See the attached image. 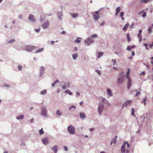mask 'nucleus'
I'll list each match as a JSON object with an SVG mask.
<instances>
[{"mask_svg":"<svg viewBox=\"0 0 153 153\" xmlns=\"http://www.w3.org/2000/svg\"><path fill=\"white\" fill-rule=\"evenodd\" d=\"M16 40L15 39H11L8 42V43L9 44L12 43L15 41Z\"/></svg>","mask_w":153,"mask_h":153,"instance_id":"72a5a7b5","label":"nucleus"},{"mask_svg":"<svg viewBox=\"0 0 153 153\" xmlns=\"http://www.w3.org/2000/svg\"><path fill=\"white\" fill-rule=\"evenodd\" d=\"M120 7H117L116 9V12L119 13L120 11Z\"/></svg>","mask_w":153,"mask_h":153,"instance_id":"473e14b6","label":"nucleus"},{"mask_svg":"<svg viewBox=\"0 0 153 153\" xmlns=\"http://www.w3.org/2000/svg\"><path fill=\"white\" fill-rule=\"evenodd\" d=\"M63 82L64 83V85H65L66 86H67V88H69V86L70 85V83L69 82H66L63 81Z\"/></svg>","mask_w":153,"mask_h":153,"instance_id":"bb28decb","label":"nucleus"},{"mask_svg":"<svg viewBox=\"0 0 153 153\" xmlns=\"http://www.w3.org/2000/svg\"><path fill=\"white\" fill-rule=\"evenodd\" d=\"M94 40L91 37L87 38L84 41L85 43H86L88 46H89L93 43Z\"/></svg>","mask_w":153,"mask_h":153,"instance_id":"39448f33","label":"nucleus"},{"mask_svg":"<svg viewBox=\"0 0 153 153\" xmlns=\"http://www.w3.org/2000/svg\"><path fill=\"white\" fill-rule=\"evenodd\" d=\"M124 144H125V145L126 144L127 145V148H129V147L130 145L127 142H125L124 143Z\"/></svg>","mask_w":153,"mask_h":153,"instance_id":"c03bdc74","label":"nucleus"},{"mask_svg":"<svg viewBox=\"0 0 153 153\" xmlns=\"http://www.w3.org/2000/svg\"><path fill=\"white\" fill-rule=\"evenodd\" d=\"M47 110L46 108L44 107L41 110V114L42 115L45 117H47Z\"/></svg>","mask_w":153,"mask_h":153,"instance_id":"0eeeda50","label":"nucleus"},{"mask_svg":"<svg viewBox=\"0 0 153 153\" xmlns=\"http://www.w3.org/2000/svg\"><path fill=\"white\" fill-rule=\"evenodd\" d=\"M21 145L23 146H25V144L24 143H22L21 144Z\"/></svg>","mask_w":153,"mask_h":153,"instance_id":"338daca9","label":"nucleus"},{"mask_svg":"<svg viewBox=\"0 0 153 153\" xmlns=\"http://www.w3.org/2000/svg\"><path fill=\"white\" fill-rule=\"evenodd\" d=\"M124 74L123 72H121L119 75L117 79V82L120 84H122L124 81Z\"/></svg>","mask_w":153,"mask_h":153,"instance_id":"f03ea898","label":"nucleus"},{"mask_svg":"<svg viewBox=\"0 0 153 153\" xmlns=\"http://www.w3.org/2000/svg\"><path fill=\"white\" fill-rule=\"evenodd\" d=\"M57 15L58 18L61 20L62 19V17L63 16L62 11H61L59 12H58L57 13Z\"/></svg>","mask_w":153,"mask_h":153,"instance_id":"2eb2a0df","label":"nucleus"},{"mask_svg":"<svg viewBox=\"0 0 153 153\" xmlns=\"http://www.w3.org/2000/svg\"><path fill=\"white\" fill-rule=\"evenodd\" d=\"M89 130L91 131H93L94 130V128H90L89 129Z\"/></svg>","mask_w":153,"mask_h":153,"instance_id":"052dcab7","label":"nucleus"},{"mask_svg":"<svg viewBox=\"0 0 153 153\" xmlns=\"http://www.w3.org/2000/svg\"><path fill=\"white\" fill-rule=\"evenodd\" d=\"M137 37L138 38L141 37V34L138 33L137 35Z\"/></svg>","mask_w":153,"mask_h":153,"instance_id":"bf43d9fd","label":"nucleus"},{"mask_svg":"<svg viewBox=\"0 0 153 153\" xmlns=\"http://www.w3.org/2000/svg\"><path fill=\"white\" fill-rule=\"evenodd\" d=\"M124 12H121L120 13V16L121 17H123L124 15Z\"/></svg>","mask_w":153,"mask_h":153,"instance_id":"de8ad7c7","label":"nucleus"},{"mask_svg":"<svg viewBox=\"0 0 153 153\" xmlns=\"http://www.w3.org/2000/svg\"><path fill=\"white\" fill-rule=\"evenodd\" d=\"M4 86H5V87H8V88L10 86V85H9L7 84L6 83H4Z\"/></svg>","mask_w":153,"mask_h":153,"instance_id":"3c124183","label":"nucleus"},{"mask_svg":"<svg viewBox=\"0 0 153 153\" xmlns=\"http://www.w3.org/2000/svg\"><path fill=\"white\" fill-rule=\"evenodd\" d=\"M131 54L132 56H134L135 55L134 52L133 51H132Z\"/></svg>","mask_w":153,"mask_h":153,"instance_id":"69168bd1","label":"nucleus"},{"mask_svg":"<svg viewBox=\"0 0 153 153\" xmlns=\"http://www.w3.org/2000/svg\"><path fill=\"white\" fill-rule=\"evenodd\" d=\"M24 117V115L22 114L20 116L16 117V119L18 120H22Z\"/></svg>","mask_w":153,"mask_h":153,"instance_id":"412c9836","label":"nucleus"},{"mask_svg":"<svg viewBox=\"0 0 153 153\" xmlns=\"http://www.w3.org/2000/svg\"><path fill=\"white\" fill-rule=\"evenodd\" d=\"M107 101V100L104 98L102 97V101L104 102V101Z\"/></svg>","mask_w":153,"mask_h":153,"instance_id":"8fccbe9b","label":"nucleus"},{"mask_svg":"<svg viewBox=\"0 0 153 153\" xmlns=\"http://www.w3.org/2000/svg\"><path fill=\"white\" fill-rule=\"evenodd\" d=\"M42 143L45 145H47L48 143V140L47 137H44L42 140Z\"/></svg>","mask_w":153,"mask_h":153,"instance_id":"9b49d317","label":"nucleus"},{"mask_svg":"<svg viewBox=\"0 0 153 153\" xmlns=\"http://www.w3.org/2000/svg\"><path fill=\"white\" fill-rule=\"evenodd\" d=\"M60 33L62 34H65L66 33V32L65 31H63Z\"/></svg>","mask_w":153,"mask_h":153,"instance_id":"13d9d810","label":"nucleus"},{"mask_svg":"<svg viewBox=\"0 0 153 153\" xmlns=\"http://www.w3.org/2000/svg\"><path fill=\"white\" fill-rule=\"evenodd\" d=\"M67 130L68 132L71 134H74L75 133V128L72 125H70L68 126Z\"/></svg>","mask_w":153,"mask_h":153,"instance_id":"20e7f679","label":"nucleus"},{"mask_svg":"<svg viewBox=\"0 0 153 153\" xmlns=\"http://www.w3.org/2000/svg\"><path fill=\"white\" fill-rule=\"evenodd\" d=\"M149 46L151 48L152 46H153V42L152 43V44H150L149 45Z\"/></svg>","mask_w":153,"mask_h":153,"instance_id":"e2e57ef3","label":"nucleus"},{"mask_svg":"<svg viewBox=\"0 0 153 153\" xmlns=\"http://www.w3.org/2000/svg\"><path fill=\"white\" fill-rule=\"evenodd\" d=\"M134 24L133 23H132L131 25L130 26V28H132L133 27V26L134 25Z\"/></svg>","mask_w":153,"mask_h":153,"instance_id":"0e129e2a","label":"nucleus"},{"mask_svg":"<svg viewBox=\"0 0 153 153\" xmlns=\"http://www.w3.org/2000/svg\"><path fill=\"white\" fill-rule=\"evenodd\" d=\"M45 71V68L43 66H41L40 67L39 70V76L40 77H42L44 74Z\"/></svg>","mask_w":153,"mask_h":153,"instance_id":"1a4fd4ad","label":"nucleus"},{"mask_svg":"<svg viewBox=\"0 0 153 153\" xmlns=\"http://www.w3.org/2000/svg\"><path fill=\"white\" fill-rule=\"evenodd\" d=\"M28 19L32 22H34L36 21V19L34 18V16L32 14L29 15Z\"/></svg>","mask_w":153,"mask_h":153,"instance_id":"ddd939ff","label":"nucleus"},{"mask_svg":"<svg viewBox=\"0 0 153 153\" xmlns=\"http://www.w3.org/2000/svg\"><path fill=\"white\" fill-rule=\"evenodd\" d=\"M78 55L77 53L73 54L72 55V57L74 60L76 59Z\"/></svg>","mask_w":153,"mask_h":153,"instance_id":"a878e982","label":"nucleus"},{"mask_svg":"<svg viewBox=\"0 0 153 153\" xmlns=\"http://www.w3.org/2000/svg\"><path fill=\"white\" fill-rule=\"evenodd\" d=\"M102 8H101L100 10H99L98 11H95L94 13H92L93 17H94V20L95 21L97 20L99 18V15L100 14L99 13V11L101 9H102Z\"/></svg>","mask_w":153,"mask_h":153,"instance_id":"423d86ee","label":"nucleus"},{"mask_svg":"<svg viewBox=\"0 0 153 153\" xmlns=\"http://www.w3.org/2000/svg\"><path fill=\"white\" fill-rule=\"evenodd\" d=\"M127 38L128 40V42H129L131 40V38L130 36H129V34L128 33L127 34Z\"/></svg>","mask_w":153,"mask_h":153,"instance_id":"2f4dec72","label":"nucleus"},{"mask_svg":"<svg viewBox=\"0 0 153 153\" xmlns=\"http://www.w3.org/2000/svg\"><path fill=\"white\" fill-rule=\"evenodd\" d=\"M131 79L130 78H128V81L127 83V88L129 89L131 85Z\"/></svg>","mask_w":153,"mask_h":153,"instance_id":"f8f14e48","label":"nucleus"},{"mask_svg":"<svg viewBox=\"0 0 153 153\" xmlns=\"http://www.w3.org/2000/svg\"><path fill=\"white\" fill-rule=\"evenodd\" d=\"M80 117L82 119H84L86 117V116L84 113L82 112H80L79 114Z\"/></svg>","mask_w":153,"mask_h":153,"instance_id":"6ab92c4d","label":"nucleus"},{"mask_svg":"<svg viewBox=\"0 0 153 153\" xmlns=\"http://www.w3.org/2000/svg\"><path fill=\"white\" fill-rule=\"evenodd\" d=\"M143 45L146 47V49L148 50L149 49L148 47V45L147 44L144 43L143 44Z\"/></svg>","mask_w":153,"mask_h":153,"instance_id":"79ce46f5","label":"nucleus"},{"mask_svg":"<svg viewBox=\"0 0 153 153\" xmlns=\"http://www.w3.org/2000/svg\"><path fill=\"white\" fill-rule=\"evenodd\" d=\"M51 150L53 151L54 153H57L58 151L57 146L56 145H55L51 148Z\"/></svg>","mask_w":153,"mask_h":153,"instance_id":"dca6fc26","label":"nucleus"},{"mask_svg":"<svg viewBox=\"0 0 153 153\" xmlns=\"http://www.w3.org/2000/svg\"><path fill=\"white\" fill-rule=\"evenodd\" d=\"M129 72H130V71H128L127 72L126 74V78H128V77Z\"/></svg>","mask_w":153,"mask_h":153,"instance_id":"ea45409f","label":"nucleus"},{"mask_svg":"<svg viewBox=\"0 0 153 153\" xmlns=\"http://www.w3.org/2000/svg\"><path fill=\"white\" fill-rule=\"evenodd\" d=\"M39 133L40 135H42L44 133V131H43V129L42 128L39 130Z\"/></svg>","mask_w":153,"mask_h":153,"instance_id":"7c9ffc66","label":"nucleus"},{"mask_svg":"<svg viewBox=\"0 0 153 153\" xmlns=\"http://www.w3.org/2000/svg\"><path fill=\"white\" fill-rule=\"evenodd\" d=\"M76 108V106H74V105H72L69 107V110H71L72 108H74V109H75Z\"/></svg>","mask_w":153,"mask_h":153,"instance_id":"f704fd0d","label":"nucleus"},{"mask_svg":"<svg viewBox=\"0 0 153 153\" xmlns=\"http://www.w3.org/2000/svg\"><path fill=\"white\" fill-rule=\"evenodd\" d=\"M97 34L92 35L91 36V37L92 38H97Z\"/></svg>","mask_w":153,"mask_h":153,"instance_id":"a19ab883","label":"nucleus"},{"mask_svg":"<svg viewBox=\"0 0 153 153\" xmlns=\"http://www.w3.org/2000/svg\"><path fill=\"white\" fill-rule=\"evenodd\" d=\"M148 33H150L152 31V28L151 27H149L148 30Z\"/></svg>","mask_w":153,"mask_h":153,"instance_id":"4c0bfd02","label":"nucleus"},{"mask_svg":"<svg viewBox=\"0 0 153 153\" xmlns=\"http://www.w3.org/2000/svg\"><path fill=\"white\" fill-rule=\"evenodd\" d=\"M103 55V53L102 52H99L98 53V58H100Z\"/></svg>","mask_w":153,"mask_h":153,"instance_id":"c85d7f7f","label":"nucleus"},{"mask_svg":"<svg viewBox=\"0 0 153 153\" xmlns=\"http://www.w3.org/2000/svg\"><path fill=\"white\" fill-rule=\"evenodd\" d=\"M44 48H41L38 49L35 52L36 53H39L42 52L44 50Z\"/></svg>","mask_w":153,"mask_h":153,"instance_id":"4be33fe9","label":"nucleus"},{"mask_svg":"<svg viewBox=\"0 0 153 153\" xmlns=\"http://www.w3.org/2000/svg\"><path fill=\"white\" fill-rule=\"evenodd\" d=\"M76 94L77 96H79L80 95V93L79 92H76Z\"/></svg>","mask_w":153,"mask_h":153,"instance_id":"774afa93","label":"nucleus"},{"mask_svg":"<svg viewBox=\"0 0 153 153\" xmlns=\"http://www.w3.org/2000/svg\"><path fill=\"white\" fill-rule=\"evenodd\" d=\"M95 71L96 73H97L99 75H100L101 73H100V71L99 70H98L97 69H96L95 70Z\"/></svg>","mask_w":153,"mask_h":153,"instance_id":"58836bf2","label":"nucleus"},{"mask_svg":"<svg viewBox=\"0 0 153 153\" xmlns=\"http://www.w3.org/2000/svg\"><path fill=\"white\" fill-rule=\"evenodd\" d=\"M140 92H137L135 94V96L137 97L139 94H140Z\"/></svg>","mask_w":153,"mask_h":153,"instance_id":"864d4df0","label":"nucleus"},{"mask_svg":"<svg viewBox=\"0 0 153 153\" xmlns=\"http://www.w3.org/2000/svg\"><path fill=\"white\" fill-rule=\"evenodd\" d=\"M129 25L128 23H126L123 28V30L124 31H126L127 30V28Z\"/></svg>","mask_w":153,"mask_h":153,"instance_id":"5701e85b","label":"nucleus"},{"mask_svg":"<svg viewBox=\"0 0 153 153\" xmlns=\"http://www.w3.org/2000/svg\"><path fill=\"white\" fill-rule=\"evenodd\" d=\"M131 47H130L129 46H128L127 47L126 50L128 51H130Z\"/></svg>","mask_w":153,"mask_h":153,"instance_id":"4d7b16f0","label":"nucleus"},{"mask_svg":"<svg viewBox=\"0 0 153 153\" xmlns=\"http://www.w3.org/2000/svg\"><path fill=\"white\" fill-rule=\"evenodd\" d=\"M145 74V73L144 71H143L141 72V74H140V75H142L143 76H144Z\"/></svg>","mask_w":153,"mask_h":153,"instance_id":"680f3d73","label":"nucleus"},{"mask_svg":"<svg viewBox=\"0 0 153 153\" xmlns=\"http://www.w3.org/2000/svg\"><path fill=\"white\" fill-rule=\"evenodd\" d=\"M149 1V0H141L140 1L141 2V3H142L143 2L146 3V2H147V1Z\"/></svg>","mask_w":153,"mask_h":153,"instance_id":"a18cd8bd","label":"nucleus"},{"mask_svg":"<svg viewBox=\"0 0 153 153\" xmlns=\"http://www.w3.org/2000/svg\"><path fill=\"white\" fill-rule=\"evenodd\" d=\"M35 31L37 33H39L40 30V29H34Z\"/></svg>","mask_w":153,"mask_h":153,"instance_id":"09e8293b","label":"nucleus"},{"mask_svg":"<svg viewBox=\"0 0 153 153\" xmlns=\"http://www.w3.org/2000/svg\"><path fill=\"white\" fill-rule=\"evenodd\" d=\"M67 86H66L65 85H64L63 86V87H62V88L63 89H66V88H67Z\"/></svg>","mask_w":153,"mask_h":153,"instance_id":"6e6d98bb","label":"nucleus"},{"mask_svg":"<svg viewBox=\"0 0 153 153\" xmlns=\"http://www.w3.org/2000/svg\"><path fill=\"white\" fill-rule=\"evenodd\" d=\"M104 105L102 103H99L98 107V113L99 114L100 116L104 109Z\"/></svg>","mask_w":153,"mask_h":153,"instance_id":"f257e3e1","label":"nucleus"},{"mask_svg":"<svg viewBox=\"0 0 153 153\" xmlns=\"http://www.w3.org/2000/svg\"><path fill=\"white\" fill-rule=\"evenodd\" d=\"M117 136H116L111 140V142L110 143L111 145L112 143L115 144L117 142Z\"/></svg>","mask_w":153,"mask_h":153,"instance_id":"a211bd4d","label":"nucleus"},{"mask_svg":"<svg viewBox=\"0 0 153 153\" xmlns=\"http://www.w3.org/2000/svg\"><path fill=\"white\" fill-rule=\"evenodd\" d=\"M22 68V66L21 65H19L18 66V69L19 71H21Z\"/></svg>","mask_w":153,"mask_h":153,"instance_id":"e433bc0d","label":"nucleus"},{"mask_svg":"<svg viewBox=\"0 0 153 153\" xmlns=\"http://www.w3.org/2000/svg\"><path fill=\"white\" fill-rule=\"evenodd\" d=\"M111 61L113 62V65H115L116 63V60L115 59H112L111 60Z\"/></svg>","mask_w":153,"mask_h":153,"instance_id":"c9c22d12","label":"nucleus"},{"mask_svg":"<svg viewBox=\"0 0 153 153\" xmlns=\"http://www.w3.org/2000/svg\"><path fill=\"white\" fill-rule=\"evenodd\" d=\"M56 114L57 115H59V116H61L62 114L61 112L59 110H57L56 112Z\"/></svg>","mask_w":153,"mask_h":153,"instance_id":"c756f323","label":"nucleus"},{"mask_svg":"<svg viewBox=\"0 0 153 153\" xmlns=\"http://www.w3.org/2000/svg\"><path fill=\"white\" fill-rule=\"evenodd\" d=\"M18 17L19 19H22L23 18V16L21 14H19L18 16Z\"/></svg>","mask_w":153,"mask_h":153,"instance_id":"49530a36","label":"nucleus"},{"mask_svg":"<svg viewBox=\"0 0 153 153\" xmlns=\"http://www.w3.org/2000/svg\"><path fill=\"white\" fill-rule=\"evenodd\" d=\"M134 109L133 108H132L131 109V115L133 116L134 115Z\"/></svg>","mask_w":153,"mask_h":153,"instance_id":"37998d69","label":"nucleus"},{"mask_svg":"<svg viewBox=\"0 0 153 153\" xmlns=\"http://www.w3.org/2000/svg\"><path fill=\"white\" fill-rule=\"evenodd\" d=\"M107 93L108 94L110 97L113 96V94L111 90L109 88L107 89Z\"/></svg>","mask_w":153,"mask_h":153,"instance_id":"4468645a","label":"nucleus"},{"mask_svg":"<svg viewBox=\"0 0 153 153\" xmlns=\"http://www.w3.org/2000/svg\"><path fill=\"white\" fill-rule=\"evenodd\" d=\"M59 82V81L58 80H56L53 83H54L55 84H56L57 82Z\"/></svg>","mask_w":153,"mask_h":153,"instance_id":"5fc2aeb1","label":"nucleus"},{"mask_svg":"<svg viewBox=\"0 0 153 153\" xmlns=\"http://www.w3.org/2000/svg\"><path fill=\"white\" fill-rule=\"evenodd\" d=\"M47 90H44L43 91H41L40 93V94L42 95H44L45 94L47 93Z\"/></svg>","mask_w":153,"mask_h":153,"instance_id":"cd10ccee","label":"nucleus"},{"mask_svg":"<svg viewBox=\"0 0 153 153\" xmlns=\"http://www.w3.org/2000/svg\"><path fill=\"white\" fill-rule=\"evenodd\" d=\"M64 150L66 151H68V149L67 147L66 146H64Z\"/></svg>","mask_w":153,"mask_h":153,"instance_id":"603ef678","label":"nucleus"},{"mask_svg":"<svg viewBox=\"0 0 153 153\" xmlns=\"http://www.w3.org/2000/svg\"><path fill=\"white\" fill-rule=\"evenodd\" d=\"M79 14L78 13H71V16L74 18H76L78 15Z\"/></svg>","mask_w":153,"mask_h":153,"instance_id":"aec40b11","label":"nucleus"},{"mask_svg":"<svg viewBox=\"0 0 153 153\" xmlns=\"http://www.w3.org/2000/svg\"><path fill=\"white\" fill-rule=\"evenodd\" d=\"M125 144H123L121 147V152L122 153H124L125 152Z\"/></svg>","mask_w":153,"mask_h":153,"instance_id":"f3484780","label":"nucleus"},{"mask_svg":"<svg viewBox=\"0 0 153 153\" xmlns=\"http://www.w3.org/2000/svg\"><path fill=\"white\" fill-rule=\"evenodd\" d=\"M131 100H128L125 101L122 105V108H123L125 106H127L131 102Z\"/></svg>","mask_w":153,"mask_h":153,"instance_id":"9d476101","label":"nucleus"},{"mask_svg":"<svg viewBox=\"0 0 153 153\" xmlns=\"http://www.w3.org/2000/svg\"><path fill=\"white\" fill-rule=\"evenodd\" d=\"M65 93L69 94L70 95H73V93H72L69 90H65Z\"/></svg>","mask_w":153,"mask_h":153,"instance_id":"b1692460","label":"nucleus"},{"mask_svg":"<svg viewBox=\"0 0 153 153\" xmlns=\"http://www.w3.org/2000/svg\"><path fill=\"white\" fill-rule=\"evenodd\" d=\"M36 48V47L30 45H26L25 47V50L28 52H32Z\"/></svg>","mask_w":153,"mask_h":153,"instance_id":"7ed1b4c3","label":"nucleus"},{"mask_svg":"<svg viewBox=\"0 0 153 153\" xmlns=\"http://www.w3.org/2000/svg\"><path fill=\"white\" fill-rule=\"evenodd\" d=\"M79 39H81L82 38L80 37H78L77 39L74 41V42L77 43H79L81 42V41Z\"/></svg>","mask_w":153,"mask_h":153,"instance_id":"393cba45","label":"nucleus"},{"mask_svg":"<svg viewBox=\"0 0 153 153\" xmlns=\"http://www.w3.org/2000/svg\"><path fill=\"white\" fill-rule=\"evenodd\" d=\"M49 25V23L48 21H47L43 22L42 25V27L44 29L47 28Z\"/></svg>","mask_w":153,"mask_h":153,"instance_id":"6e6552de","label":"nucleus"}]
</instances>
